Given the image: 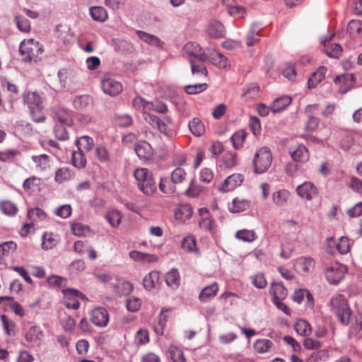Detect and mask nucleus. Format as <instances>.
I'll return each instance as SVG.
<instances>
[{
    "mask_svg": "<svg viewBox=\"0 0 362 362\" xmlns=\"http://www.w3.org/2000/svg\"><path fill=\"white\" fill-rule=\"evenodd\" d=\"M23 100L29 109L32 119L37 123L44 122L46 119L44 99L36 92H29L24 95Z\"/></svg>",
    "mask_w": 362,
    "mask_h": 362,
    "instance_id": "obj_1",
    "label": "nucleus"
},
{
    "mask_svg": "<svg viewBox=\"0 0 362 362\" xmlns=\"http://www.w3.org/2000/svg\"><path fill=\"white\" fill-rule=\"evenodd\" d=\"M329 306L331 311L337 316L341 324L347 325L349 323L352 312L343 295L333 296Z\"/></svg>",
    "mask_w": 362,
    "mask_h": 362,
    "instance_id": "obj_2",
    "label": "nucleus"
},
{
    "mask_svg": "<svg viewBox=\"0 0 362 362\" xmlns=\"http://www.w3.org/2000/svg\"><path fill=\"white\" fill-rule=\"evenodd\" d=\"M134 175L137 181L138 187L145 194L151 195L157 189L156 182L152 173L147 168H138L134 170Z\"/></svg>",
    "mask_w": 362,
    "mask_h": 362,
    "instance_id": "obj_3",
    "label": "nucleus"
},
{
    "mask_svg": "<svg viewBox=\"0 0 362 362\" xmlns=\"http://www.w3.org/2000/svg\"><path fill=\"white\" fill-rule=\"evenodd\" d=\"M272 153L267 147L261 148L255 155L253 159L254 172L261 174L266 172L271 165Z\"/></svg>",
    "mask_w": 362,
    "mask_h": 362,
    "instance_id": "obj_4",
    "label": "nucleus"
},
{
    "mask_svg": "<svg viewBox=\"0 0 362 362\" xmlns=\"http://www.w3.org/2000/svg\"><path fill=\"white\" fill-rule=\"evenodd\" d=\"M42 47L39 42L34 39L24 40L21 42L19 53L21 56H26L25 62L35 60L40 54L42 52Z\"/></svg>",
    "mask_w": 362,
    "mask_h": 362,
    "instance_id": "obj_5",
    "label": "nucleus"
},
{
    "mask_svg": "<svg viewBox=\"0 0 362 362\" xmlns=\"http://www.w3.org/2000/svg\"><path fill=\"white\" fill-rule=\"evenodd\" d=\"M177 167L172 173L170 179L160 178L159 188L165 194H174L176 192V185L181 183V161H177Z\"/></svg>",
    "mask_w": 362,
    "mask_h": 362,
    "instance_id": "obj_6",
    "label": "nucleus"
},
{
    "mask_svg": "<svg viewBox=\"0 0 362 362\" xmlns=\"http://www.w3.org/2000/svg\"><path fill=\"white\" fill-rule=\"evenodd\" d=\"M346 272V267L344 265L335 263L327 268L325 277L331 284L337 285L343 279Z\"/></svg>",
    "mask_w": 362,
    "mask_h": 362,
    "instance_id": "obj_7",
    "label": "nucleus"
},
{
    "mask_svg": "<svg viewBox=\"0 0 362 362\" xmlns=\"http://www.w3.org/2000/svg\"><path fill=\"white\" fill-rule=\"evenodd\" d=\"M65 298H64V305L68 308H72L76 310L80 306V303L78 299L83 298L84 296L80 291L73 289V288H67L63 290Z\"/></svg>",
    "mask_w": 362,
    "mask_h": 362,
    "instance_id": "obj_8",
    "label": "nucleus"
},
{
    "mask_svg": "<svg viewBox=\"0 0 362 362\" xmlns=\"http://www.w3.org/2000/svg\"><path fill=\"white\" fill-rule=\"evenodd\" d=\"M298 195L302 199L312 200L318 194L317 187L311 182H305L296 188Z\"/></svg>",
    "mask_w": 362,
    "mask_h": 362,
    "instance_id": "obj_9",
    "label": "nucleus"
},
{
    "mask_svg": "<svg viewBox=\"0 0 362 362\" xmlns=\"http://www.w3.org/2000/svg\"><path fill=\"white\" fill-rule=\"evenodd\" d=\"M90 320L98 327H106L109 322V313L104 308H95L90 313Z\"/></svg>",
    "mask_w": 362,
    "mask_h": 362,
    "instance_id": "obj_10",
    "label": "nucleus"
},
{
    "mask_svg": "<svg viewBox=\"0 0 362 362\" xmlns=\"http://www.w3.org/2000/svg\"><path fill=\"white\" fill-rule=\"evenodd\" d=\"M206 59H189L191 72L194 77L199 80L204 79L208 76V71L204 64Z\"/></svg>",
    "mask_w": 362,
    "mask_h": 362,
    "instance_id": "obj_11",
    "label": "nucleus"
},
{
    "mask_svg": "<svg viewBox=\"0 0 362 362\" xmlns=\"http://www.w3.org/2000/svg\"><path fill=\"white\" fill-rule=\"evenodd\" d=\"M293 267L298 273L307 274L313 269L315 260L310 257H300L295 259Z\"/></svg>",
    "mask_w": 362,
    "mask_h": 362,
    "instance_id": "obj_12",
    "label": "nucleus"
},
{
    "mask_svg": "<svg viewBox=\"0 0 362 362\" xmlns=\"http://www.w3.org/2000/svg\"><path fill=\"white\" fill-rule=\"evenodd\" d=\"M243 181V176L241 174L235 173L228 176L218 187L219 191L228 192L233 190L238 186H240Z\"/></svg>",
    "mask_w": 362,
    "mask_h": 362,
    "instance_id": "obj_13",
    "label": "nucleus"
},
{
    "mask_svg": "<svg viewBox=\"0 0 362 362\" xmlns=\"http://www.w3.org/2000/svg\"><path fill=\"white\" fill-rule=\"evenodd\" d=\"M101 88L103 92L111 96L118 95L122 90V86L112 78H105L101 81Z\"/></svg>",
    "mask_w": 362,
    "mask_h": 362,
    "instance_id": "obj_14",
    "label": "nucleus"
},
{
    "mask_svg": "<svg viewBox=\"0 0 362 362\" xmlns=\"http://www.w3.org/2000/svg\"><path fill=\"white\" fill-rule=\"evenodd\" d=\"M134 150L139 158L151 160L153 156V150L151 146L145 141L135 142Z\"/></svg>",
    "mask_w": 362,
    "mask_h": 362,
    "instance_id": "obj_15",
    "label": "nucleus"
},
{
    "mask_svg": "<svg viewBox=\"0 0 362 362\" xmlns=\"http://www.w3.org/2000/svg\"><path fill=\"white\" fill-rule=\"evenodd\" d=\"M161 284L160 273L156 270L149 272L143 279V286L148 291H151L157 286H160Z\"/></svg>",
    "mask_w": 362,
    "mask_h": 362,
    "instance_id": "obj_16",
    "label": "nucleus"
},
{
    "mask_svg": "<svg viewBox=\"0 0 362 362\" xmlns=\"http://www.w3.org/2000/svg\"><path fill=\"white\" fill-rule=\"evenodd\" d=\"M289 154L293 160L299 163H306L310 158L308 148L303 144H299L295 148L289 149Z\"/></svg>",
    "mask_w": 362,
    "mask_h": 362,
    "instance_id": "obj_17",
    "label": "nucleus"
},
{
    "mask_svg": "<svg viewBox=\"0 0 362 362\" xmlns=\"http://www.w3.org/2000/svg\"><path fill=\"white\" fill-rule=\"evenodd\" d=\"M144 120L153 128L157 129L160 132L168 135L166 132V125L165 122L157 116L151 114L150 111H146L143 115Z\"/></svg>",
    "mask_w": 362,
    "mask_h": 362,
    "instance_id": "obj_18",
    "label": "nucleus"
},
{
    "mask_svg": "<svg viewBox=\"0 0 362 362\" xmlns=\"http://www.w3.org/2000/svg\"><path fill=\"white\" fill-rule=\"evenodd\" d=\"M182 50L185 51V52L188 54L190 57H192V59H195L197 57V59H206L207 56L204 53L202 52V49L200 46L193 42H189L187 44L185 45V46L182 47Z\"/></svg>",
    "mask_w": 362,
    "mask_h": 362,
    "instance_id": "obj_19",
    "label": "nucleus"
},
{
    "mask_svg": "<svg viewBox=\"0 0 362 362\" xmlns=\"http://www.w3.org/2000/svg\"><path fill=\"white\" fill-rule=\"evenodd\" d=\"M206 59H209L214 65L219 69H228L230 66L228 59L218 52H214L210 54Z\"/></svg>",
    "mask_w": 362,
    "mask_h": 362,
    "instance_id": "obj_20",
    "label": "nucleus"
},
{
    "mask_svg": "<svg viewBox=\"0 0 362 362\" xmlns=\"http://www.w3.org/2000/svg\"><path fill=\"white\" fill-rule=\"evenodd\" d=\"M53 117L61 124L70 126L72 124V119L70 113L64 108L58 107L52 110Z\"/></svg>",
    "mask_w": 362,
    "mask_h": 362,
    "instance_id": "obj_21",
    "label": "nucleus"
},
{
    "mask_svg": "<svg viewBox=\"0 0 362 362\" xmlns=\"http://www.w3.org/2000/svg\"><path fill=\"white\" fill-rule=\"evenodd\" d=\"M129 255L134 261L142 263H153L158 261V257L156 255L141 252L137 250L131 251Z\"/></svg>",
    "mask_w": 362,
    "mask_h": 362,
    "instance_id": "obj_22",
    "label": "nucleus"
},
{
    "mask_svg": "<svg viewBox=\"0 0 362 362\" xmlns=\"http://www.w3.org/2000/svg\"><path fill=\"white\" fill-rule=\"evenodd\" d=\"M318 108L317 104L308 105L305 107V112L308 115V120L306 124L308 130L313 132L318 127L320 119L312 115Z\"/></svg>",
    "mask_w": 362,
    "mask_h": 362,
    "instance_id": "obj_23",
    "label": "nucleus"
},
{
    "mask_svg": "<svg viewBox=\"0 0 362 362\" xmlns=\"http://www.w3.org/2000/svg\"><path fill=\"white\" fill-rule=\"evenodd\" d=\"M133 284L129 281H117L112 284V290L117 296H127L133 291Z\"/></svg>",
    "mask_w": 362,
    "mask_h": 362,
    "instance_id": "obj_24",
    "label": "nucleus"
},
{
    "mask_svg": "<svg viewBox=\"0 0 362 362\" xmlns=\"http://www.w3.org/2000/svg\"><path fill=\"white\" fill-rule=\"evenodd\" d=\"M206 33L214 38L223 37L225 34L224 26L218 21H212L207 27Z\"/></svg>",
    "mask_w": 362,
    "mask_h": 362,
    "instance_id": "obj_25",
    "label": "nucleus"
},
{
    "mask_svg": "<svg viewBox=\"0 0 362 362\" xmlns=\"http://www.w3.org/2000/svg\"><path fill=\"white\" fill-rule=\"evenodd\" d=\"M138 37L144 42L156 47L162 48L163 42L156 35L147 33L142 30H136Z\"/></svg>",
    "mask_w": 362,
    "mask_h": 362,
    "instance_id": "obj_26",
    "label": "nucleus"
},
{
    "mask_svg": "<svg viewBox=\"0 0 362 362\" xmlns=\"http://www.w3.org/2000/svg\"><path fill=\"white\" fill-rule=\"evenodd\" d=\"M165 281L170 288L177 289L180 286L179 271L175 268L171 269L165 274Z\"/></svg>",
    "mask_w": 362,
    "mask_h": 362,
    "instance_id": "obj_27",
    "label": "nucleus"
},
{
    "mask_svg": "<svg viewBox=\"0 0 362 362\" xmlns=\"http://www.w3.org/2000/svg\"><path fill=\"white\" fill-rule=\"evenodd\" d=\"M327 69L324 66H320L308 78V86L309 88H314L324 80Z\"/></svg>",
    "mask_w": 362,
    "mask_h": 362,
    "instance_id": "obj_28",
    "label": "nucleus"
},
{
    "mask_svg": "<svg viewBox=\"0 0 362 362\" xmlns=\"http://www.w3.org/2000/svg\"><path fill=\"white\" fill-rule=\"evenodd\" d=\"M290 197L291 192L287 189H282L273 193L272 200L276 206L282 207L286 205Z\"/></svg>",
    "mask_w": 362,
    "mask_h": 362,
    "instance_id": "obj_29",
    "label": "nucleus"
},
{
    "mask_svg": "<svg viewBox=\"0 0 362 362\" xmlns=\"http://www.w3.org/2000/svg\"><path fill=\"white\" fill-rule=\"evenodd\" d=\"M269 293L273 296V300H283L288 294L287 289L281 282L272 283Z\"/></svg>",
    "mask_w": 362,
    "mask_h": 362,
    "instance_id": "obj_30",
    "label": "nucleus"
},
{
    "mask_svg": "<svg viewBox=\"0 0 362 362\" xmlns=\"http://www.w3.org/2000/svg\"><path fill=\"white\" fill-rule=\"evenodd\" d=\"M292 102L289 96H281L276 98L271 105V111L274 113L279 112L286 108Z\"/></svg>",
    "mask_w": 362,
    "mask_h": 362,
    "instance_id": "obj_31",
    "label": "nucleus"
},
{
    "mask_svg": "<svg viewBox=\"0 0 362 362\" xmlns=\"http://www.w3.org/2000/svg\"><path fill=\"white\" fill-rule=\"evenodd\" d=\"M218 291V286L216 282H214L202 290L199 298L202 302H207L216 295Z\"/></svg>",
    "mask_w": 362,
    "mask_h": 362,
    "instance_id": "obj_32",
    "label": "nucleus"
},
{
    "mask_svg": "<svg viewBox=\"0 0 362 362\" xmlns=\"http://www.w3.org/2000/svg\"><path fill=\"white\" fill-rule=\"evenodd\" d=\"M43 332L37 326H32L25 334V340L29 343H37L41 341Z\"/></svg>",
    "mask_w": 362,
    "mask_h": 362,
    "instance_id": "obj_33",
    "label": "nucleus"
},
{
    "mask_svg": "<svg viewBox=\"0 0 362 362\" xmlns=\"http://www.w3.org/2000/svg\"><path fill=\"white\" fill-rule=\"evenodd\" d=\"M192 134L195 136H200L205 132L204 123L199 118H193L188 123Z\"/></svg>",
    "mask_w": 362,
    "mask_h": 362,
    "instance_id": "obj_34",
    "label": "nucleus"
},
{
    "mask_svg": "<svg viewBox=\"0 0 362 362\" xmlns=\"http://www.w3.org/2000/svg\"><path fill=\"white\" fill-rule=\"evenodd\" d=\"M296 332L300 336L306 337L310 334L312 328L310 325L305 320L298 319L294 323Z\"/></svg>",
    "mask_w": 362,
    "mask_h": 362,
    "instance_id": "obj_35",
    "label": "nucleus"
},
{
    "mask_svg": "<svg viewBox=\"0 0 362 362\" xmlns=\"http://www.w3.org/2000/svg\"><path fill=\"white\" fill-rule=\"evenodd\" d=\"M93 103V98L88 95H81L75 97L73 105L77 110H84Z\"/></svg>",
    "mask_w": 362,
    "mask_h": 362,
    "instance_id": "obj_36",
    "label": "nucleus"
},
{
    "mask_svg": "<svg viewBox=\"0 0 362 362\" xmlns=\"http://www.w3.org/2000/svg\"><path fill=\"white\" fill-rule=\"evenodd\" d=\"M76 145L78 151H90L94 146V141L93 138L85 135L76 140Z\"/></svg>",
    "mask_w": 362,
    "mask_h": 362,
    "instance_id": "obj_37",
    "label": "nucleus"
},
{
    "mask_svg": "<svg viewBox=\"0 0 362 362\" xmlns=\"http://www.w3.org/2000/svg\"><path fill=\"white\" fill-rule=\"evenodd\" d=\"M182 249L196 255L199 254V250L197 246L196 238L193 235H188L182 239Z\"/></svg>",
    "mask_w": 362,
    "mask_h": 362,
    "instance_id": "obj_38",
    "label": "nucleus"
},
{
    "mask_svg": "<svg viewBox=\"0 0 362 362\" xmlns=\"http://www.w3.org/2000/svg\"><path fill=\"white\" fill-rule=\"evenodd\" d=\"M247 132L244 129H239L236 131L230 137V141L233 143L234 148L240 149L247 136Z\"/></svg>",
    "mask_w": 362,
    "mask_h": 362,
    "instance_id": "obj_39",
    "label": "nucleus"
},
{
    "mask_svg": "<svg viewBox=\"0 0 362 362\" xmlns=\"http://www.w3.org/2000/svg\"><path fill=\"white\" fill-rule=\"evenodd\" d=\"M90 14L94 21L104 22L107 19V12L102 6H93L90 8Z\"/></svg>",
    "mask_w": 362,
    "mask_h": 362,
    "instance_id": "obj_40",
    "label": "nucleus"
},
{
    "mask_svg": "<svg viewBox=\"0 0 362 362\" xmlns=\"http://www.w3.org/2000/svg\"><path fill=\"white\" fill-rule=\"evenodd\" d=\"M32 160L36 164L37 170L43 171L49 168V156L47 154L33 156Z\"/></svg>",
    "mask_w": 362,
    "mask_h": 362,
    "instance_id": "obj_41",
    "label": "nucleus"
},
{
    "mask_svg": "<svg viewBox=\"0 0 362 362\" xmlns=\"http://www.w3.org/2000/svg\"><path fill=\"white\" fill-rule=\"evenodd\" d=\"M259 89V86L257 83H250L244 88L242 95L245 100L255 99L258 97Z\"/></svg>",
    "mask_w": 362,
    "mask_h": 362,
    "instance_id": "obj_42",
    "label": "nucleus"
},
{
    "mask_svg": "<svg viewBox=\"0 0 362 362\" xmlns=\"http://www.w3.org/2000/svg\"><path fill=\"white\" fill-rule=\"evenodd\" d=\"M250 207V202L246 199L235 198L233 200L230 210L233 213H240L246 211Z\"/></svg>",
    "mask_w": 362,
    "mask_h": 362,
    "instance_id": "obj_43",
    "label": "nucleus"
},
{
    "mask_svg": "<svg viewBox=\"0 0 362 362\" xmlns=\"http://www.w3.org/2000/svg\"><path fill=\"white\" fill-rule=\"evenodd\" d=\"M71 163L74 166L81 169L85 168L86 165V158L84 152L78 151L72 153Z\"/></svg>",
    "mask_w": 362,
    "mask_h": 362,
    "instance_id": "obj_44",
    "label": "nucleus"
},
{
    "mask_svg": "<svg viewBox=\"0 0 362 362\" xmlns=\"http://www.w3.org/2000/svg\"><path fill=\"white\" fill-rule=\"evenodd\" d=\"M273 343L267 339H257L254 343V349L258 354H264L268 352Z\"/></svg>",
    "mask_w": 362,
    "mask_h": 362,
    "instance_id": "obj_45",
    "label": "nucleus"
},
{
    "mask_svg": "<svg viewBox=\"0 0 362 362\" xmlns=\"http://www.w3.org/2000/svg\"><path fill=\"white\" fill-rule=\"evenodd\" d=\"M166 316L164 315V310H162L160 315L155 320L153 329L157 335H162L166 325Z\"/></svg>",
    "mask_w": 362,
    "mask_h": 362,
    "instance_id": "obj_46",
    "label": "nucleus"
},
{
    "mask_svg": "<svg viewBox=\"0 0 362 362\" xmlns=\"http://www.w3.org/2000/svg\"><path fill=\"white\" fill-rule=\"evenodd\" d=\"M235 237L244 242L252 243L257 238L256 233L254 230L243 229L237 231Z\"/></svg>",
    "mask_w": 362,
    "mask_h": 362,
    "instance_id": "obj_47",
    "label": "nucleus"
},
{
    "mask_svg": "<svg viewBox=\"0 0 362 362\" xmlns=\"http://www.w3.org/2000/svg\"><path fill=\"white\" fill-rule=\"evenodd\" d=\"M105 218L112 227L116 228L121 223L122 215L118 210L113 209L107 213Z\"/></svg>",
    "mask_w": 362,
    "mask_h": 362,
    "instance_id": "obj_48",
    "label": "nucleus"
},
{
    "mask_svg": "<svg viewBox=\"0 0 362 362\" xmlns=\"http://www.w3.org/2000/svg\"><path fill=\"white\" fill-rule=\"evenodd\" d=\"M28 216L32 221H42L47 218L46 213L38 207L28 209Z\"/></svg>",
    "mask_w": 362,
    "mask_h": 362,
    "instance_id": "obj_49",
    "label": "nucleus"
},
{
    "mask_svg": "<svg viewBox=\"0 0 362 362\" xmlns=\"http://www.w3.org/2000/svg\"><path fill=\"white\" fill-rule=\"evenodd\" d=\"M0 209L6 215L14 216L18 212V207L10 201H2L0 203Z\"/></svg>",
    "mask_w": 362,
    "mask_h": 362,
    "instance_id": "obj_50",
    "label": "nucleus"
},
{
    "mask_svg": "<svg viewBox=\"0 0 362 362\" xmlns=\"http://www.w3.org/2000/svg\"><path fill=\"white\" fill-rule=\"evenodd\" d=\"M350 240L346 236L340 237L337 240V250L341 255H345L350 250Z\"/></svg>",
    "mask_w": 362,
    "mask_h": 362,
    "instance_id": "obj_51",
    "label": "nucleus"
},
{
    "mask_svg": "<svg viewBox=\"0 0 362 362\" xmlns=\"http://www.w3.org/2000/svg\"><path fill=\"white\" fill-rule=\"evenodd\" d=\"M223 165L226 168H232L238 164V155L236 153H226L222 160Z\"/></svg>",
    "mask_w": 362,
    "mask_h": 362,
    "instance_id": "obj_52",
    "label": "nucleus"
},
{
    "mask_svg": "<svg viewBox=\"0 0 362 362\" xmlns=\"http://www.w3.org/2000/svg\"><path fill=\"white\" fill-rule=\"evenodd\" d=\"M42 239V247L46 250L53 248L57 244V240L53 237L52 233H45Z\"/></svg>",
    "mask_w": 362,
    "mask_h": 362,
    "instance_id": "obj_53",
    "label": "nucleus"
},
{
    "mask_svg": "<svg viewBox=\"0 0 362 362\" xmlns=\"http://www.w3.org/2000/svg\"><path fill=\"white\" fill-rule=\"evenodd\" d=\"M1 321L2 322V326L4 332L8 336L15 335V324L11 320H9L6 315H1Z\"/></svg>",
    "mask_w": 362,
    "mask_h": 362,
    "instance_id": "obj_54",
    "label": "nucleus"
},
{
    "mask_svg": "<svg viewBox=\"0 0 362 362\" xmlns=\"http://www.w3.org/2000/svg\"><path fill=\"white\" fill-rule=\"evenodd\" d=\"M72 177L71 170L67 168H61L55 173L54 180L57 182L62 183L69 180Z\"/></svg>",
    "mask_w": 362,
    "mask_h": 362,
    "instance_id": "obj_55",
    "label": "nucleus"
},
{
    "mask_svg": "<svg viewBox=\"0 0 362 362\" xmlns=\"http://www.w3.org/2000/svg\"><path fill=\"white\" fill-rule=\"evenodd\" d=\"M95 155L101 163H107L110 160L108 150L103 145L97 146L95 149Z\"/></svg>",
    "mask_w": 362,
    "mask_h": 362,
    "instance_id": "obj_56",
    "label": "nucleus"
},
{
    "mask_svg": "<svg viewBox=\"0 0 362 362\" xmlns=\"http://www.w3.org/2000/svg\"><path fill=\"white\" fill-rule=\"evenodd\" d=\"M17 245L13 241L4 242L0 244V259L4 256H8L9 252L16 250Z\"/></svg>",
    "mask_w": 362,
    "mask_h": 362,
    "instance_id": "obj_57",
    "label": "nucleus"
},
{
    "mask_svg": "<svg viewBox=\"0 0 362 362\" xmlns=\"http://www.w3.org/2000/svg\"><path fill=\"white\" fill-rule=\"evenodd\" d=\"M347 30L354 37L359 35L362 31L361 22L359 20L350 21L347 26Z\"/></svg>",
    "mask_w": 362,
    "mask_h": 362,
    "instance_id": "obj_58",
    "label": "nucleus"
},
{
    "mask_svg": "<svg viewBox=\"0 0 362 362\" xmlns=\"http://www.w3.org/2000/svg\"><path fill=\"white\" fill-rule=\"evenodd\" d=\"M206 83H199L185 86V90L187 94H198L207 88Z\"/></svg>",
    "mask_w": 362,
    "mask_h": 362,
    "instance_id": "obj_59",
    "label": "nucleus"
},
{
    "mask_svg": "<svg viewBox=\"0 0 362 362\" xmlns=\"http://www.w3.org/2000/svg\"><path fill=\"white\" fill-rule=\"evenodd\" d=\"M15 21L18 29L23 33H28L30 30V21L23 16H16Z\"/></svg>",
    "mask_w": 362,
    "mask_h": 362,
    "instance_id": "obj_60",
    "label": "nucleus"
},
{
    "mask_svg": "<svg viewBox=\"0 0 362 362\" xmlns=\"http://www.w3.org/2000/svg\"><path fill=\"white\" fill-rule=\"evenodd\" d=\"M141 305V300L137 297L131 296L126 300V307L129 312L138 311Z\"/></svg>",
    "mask_w": 362,
    "mask_h": 362,
    "instance_id": "obj_61",
    "label": "nucleus"
},
{
    "mask_svg": "<svg viewBox=\"0 0 362 362\" xmlns=\"http://www.w3.org/2000/svg\"><path fill=\"white\" fill-rule=\"evenodd\" d=\"M132 104L136 109L141 110L143 115L145 112L148 111V107H151V105H149V101L146 100L144 98L140 96L136 97L134 99Z\"/></svg>",
    "mask_w": 362,
    "mask_h": 362,
    "instance_id": "obj_62",
    "label": "nucleus"
},
{
    "mask_svg": "<svg viewBox=\"0 0 362 362\" xmlns=\"http://www.w3.org/2000/svg\"><path fill=\"white\" fill-rule=\"evenodd\" d=\"M341 51V47L337 43L332 44L330 47H327L324 50L325 53L331 58H338Z\"/></svg>",
    "mask_w": 362,
    "mask_h": 362,
    "instance_id": "obj_63",
    "label": "nucleus"
},
{
    "mask_svg": "<svg viewBox=\"0 0 362 362\" xmlns=\"http://www.w3.org/2000/svg\"><path fill=\"white\" fill-rule=\"evenodd\" d=\"M71 207L69 204H64L57 207L55 210V214L62 218H67L71 214Z\"/></svg>",
    "mask_w": 362,
    "mask_h": 362,
    "instance_id": "obj_64",
    "label": "nucleus"
}]
</instances>
